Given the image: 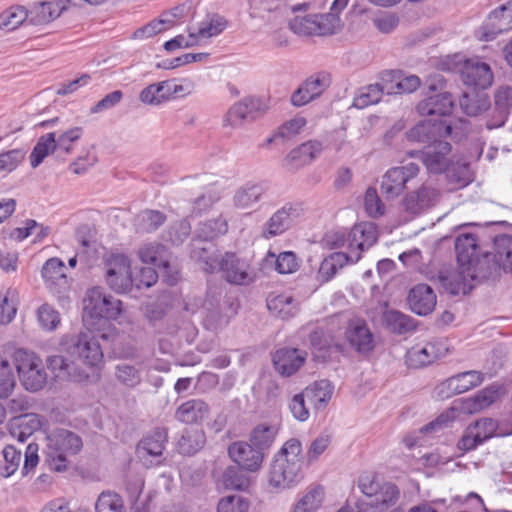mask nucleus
I'll return each instance as SVG.
<instances>
[{
	"instance_id": "1",
	"label": "nucleus",
	"mask_w": 512,
	"mask_h": 512,
	"mask_svg": "<svg viewBox=\"0 0 512 512\" xmlns=\"http://www.w3.org/2000/svg\"><path fill=\"white\" fill-rule=\"evenodd\" d=\"M455 250L461 271L446 286L453 295L465 294L467 293V285L463 281L465 274L472 280L485 279L492 274V265H489L487 270L481 271L483 264L489 261L490 255L486 254L482 261L476 259L478 240L477 236L473 233L458 235L455 240Z\"/></svg>"
},
{
	"instance_id": "2",
	"label": "nucleus",
	"mask_w": 512,
	"mask_h": 512,
	"mask_svg": "<svg viewBox=\"0 0 512 512\" xmlns=\"http://www.w3.org/2000/svg\"><path fill=\"white\" fill-rule=\"evenodd\" d=\"M302 443L296 438L287 440L274 455L268 483L275 491L297 485L302 479Z\"/></svg>"
},
{
	"instance_id": "3",
	"label": "nucleus",
	"mask_w": 512,
	"mask_h": 512,
	"mask_svg": "<svg viewBox=\"0 0 512 512\" xmlns=\"http://www.w3.org/2000/svg\"><path fill=\"white\" fill-rule=\"evenodd\" d=\"M46 463L51 470L62 472L70 464V457L78 454L83 442L81 437L68 429L58 428L47 435Z\"/></svg>"
},
{
	"instance_id": "4",
	"label": "nucleus",
	"mask_w": 512,
	"mask_h": 512,
	"mask_svg": "<svg viewBox=\"0 0 512 512\" xmlns=\"http://www.w3.org/2000/svg\"><path fill=\"white\" fill-rule=\"evenodd\" d=\"M468 132L467 121L459 119L454 124L446 119L433 121H421L406 132L410 142H418L426 145L440 141L442 138L451 136L457 138Z\"/></svg>"
},
{
	"instance_id": "5",
	"label": "nucleus",
	"mask_w": 512,
	"mask_h": 512,
	"mask_svg": "<svg viewBox=\"0 0 512 512\" xmlns=\"http://www.w3.org/2000/svg\"><path fill=\"white\" fill-rule=\"evenodd\" d=\"M63 350L91 369H99L103 363V351L92 332H81L76 336H64L60 342Z\"/></svg>"
},
{
	"instance_id": "6",
	"label": "nucleus",
	"mask_w": 512,
	"mask_h": 512,
	"mask_svg": "<svg viewBox=\"0 0 512 512\" xmlns=\"http://www.w3.org/2000/svg\"><path fill=\"white\" fill-rule=\"evenodd\" d=\"M361 492L368 498L369 505L376 512L396 508L400 497L399 488L390 482H379L374 477H364L359 482Z\"/></svg>"
},
{
	"instance_id": "7",
	"label": "nucleus",
	"mask_w": 512,
	"mask_h": 512,
	"mask_svg": "<svg viewBox=\"0 0 512 512\" xmlns=\"http://www.w3.org/2000/svg\"><path fill=\"white\" fill-rule=\"evenodd\" d=\"M84 313L90 318L116 320L122 313V302L104 292L101 287H93L83 300Z\"/></svg>"
},
{
	"instance_id": "8",
	"label": "nucleus",
	"mask_w": 512,
	"mask_h": 512,
	"mask_svg": "<svg viewBox=\"0 0 512 512\" xmlns=\"http://www.w3.org/2000/svg\"><path fill=\"white\" fill-rule=\"evenodd\" d=\"M216 272H220L222 278L233 285H250L256 279L255 270L249 261L234 252L220 255Z\"/></svg>"
},
{
	"instance_id": "9",
	"label": "nucleus",
	"mask_w": 512,
	"mask_h": 512,
	"mask_svg": "<svg viewBox=\"0 0 512 512\" xmlns=\"http://www.w3.org/2000/svg\"><path fill=\"white\" fill-rule=\"evenodd\" d=\"M131 261L123 254H111L105 260V280L116 293H127L133 287Z\"/></svg>"
},
{
	"instance_id": "10",
	"label": "nucleus",
	"mask_w": 512,
	"mask_h": 512,
	"mask_svg": "<svg viewBox=\"0 0 512 512\" xmlns=\"http://www.w3.org/2000/svg\"><path fill=\"white\" fill-rule=\"evenodd\" d=\"M408 154L411 157L417 155L427 172L436 175L443 174L454 158L451 144L443 139L426 145L421 151L409 152Z\"/></svg>"
},
{
	"instance_id": "11",
	"label": "nucleus",
	"mask_w": 512,
	"mask_h": 512,
	"mask_svg": "<svg viewBox=\"0 0 512 512\" xmlns=\"http://www.w3.org/2000/svg\"><path fill=\"white\" fill-rule=\"evenodd\" d=\"M303 215V208L298 203H286L276 210L270 218L262 225L260 236L270 240L280 236L289 230L295 220Z\"/></svg>"
},
{
	"instance_id": "12",
	"label": "nucleus",
	"mask_w": 512,
	"mask_h": 512,
	"mask_svg": "<svg viewBox=\"0 0 512 512\" xmlns=\"http://www.w3.org/2000/svg\"><path fill=\"white\" fill-rule=\"evenodd\" d=\"M419 172V165L413 162L390 168L382 177V194L387 199L398 197L406 189L407 183L417 177Z\"/></svg>"
},
{
	"instance_id": "13",
	"label": "nucleus",
	"mask_w": 512,
	"mask_h": 512,
	"mask_svg": "<svg viewBox=\"0 0 512 512\" xmlns=\"http://www.w3.org/2000/svg\"><path fill=\"white\" fill-rule=\"evenodd\" d=\"M66 270L64 262L57 257L48 259L41 269V276L46 288L58 298L63 297L70 289Z\"/></svg>"
},
{
	"instance_id": "14",
	"label": "nucleus",
	"mask_w": 512,
	"mask_h": 512,
	"mask_svg": "<svg viewBox=\"0 0 512 512\" xmlns=\"http://www.w3.org/2000/svg\"><path fill=\"white\" fill-rule=\"evenodd\" d=\"M228 455L243 470L257 472L260 470L265 455L255 448L250 441H236L229 445Z\"/></svg>"
},
{
	"instance_id": "15",
	"label": "nucleus",
	"mask_w": 512,
	"mask_h": 512,
	"mask_svg": "<svg viewBox=\"0 0 512 512\" xmlns=\"http://www.w3.org/2000/svg\"><path fill=\"white\" fill-rule=\"evenodd\" d=\"M512 29V1L493 10L481 26V40L490 41Z\"/></svg>"
},
{
	"instance_id": "16",
	"label": "nucleus",
	"mask_w": 512,
	"mask_h": 512,
	"mask_svg": "<svg viewBox=\"0 0 512 512\" xmlns=\"http://www.w3.org/2000/svg\"><path fill=\"white\" fill-rule=\"evenodd\" d=\"M496 422L491 418H482L469 425L459 441V448L465 451L475 449L491 438L496 430Z\"/></svg>"
},
{
	"instance_id": "17",
	"label": "nucleus",
	"mask_w": 512,
	"mask_h": 512,
	"mask_svg": "<svg viewBox=\"0 0 512 512\" xmlns=\"http://www.w3.org/2000/svg\"><path fill=\"white\" fill-rule=\"evenodd\" d=\"M138 254L142 262L150 263L155 267L163 269L164 273L167 274V281L170 285H174L178 281L177 271L169 273L171 269L169 253L164 245L159 243L145 244L139 249Z\"/></svg>"
},
{
	"instance_id": "18",
	"label": "nucleus",
	"mask_w": 512,
	"mask_h": 512,
	"mask_svg": "<svg viewBox=\"0 0 512 512\" xmlns=\"http://www.w3.org/2000/svg\"><path fill=\"white\" fill-rule=\"evenodd\" d=\"M440 198L441 192L439 189L424 184L418 190L408 193L403 199V205L406 211L418 214L422 210L436 205Z\"/></svg>"
},
{
	"instance_id": "19",
	"label": "nucleus",
	"mask_w": 512,
	"mask_h": 512,
	"mask_svg": "<svg viewBox=\"0 0 512 512\" xmlns=\"http://www.w3.org/2000/svg\"><path fill=\"white\" fill-rule=\"evenodd\" d=\"M462 81L468 86L478 89H486L493 82V74L490 66L478 60H468L465 62L462 72Z\"/></svg>"
},
{
	"instance_id": "20",
	"label": "nucleus",
	"mask_w": 512,
	"mask_h": 512,
	"mask_svg": "<svg viewBox=\"0 0 512 512\" xmlns=\"http://www.w3.org/2000/svg\"><path fill=\"white\" fill-rule=\"evenodd\" d=\"M345 337L351 347L360 353L373 349L374 340L367 323L362 319L350 320L345 331Z\"/></svg>"
},
{
	"instance_id": "21",
	"label": "nucleus",
	"mask_w": 512,
	"mask_h": 512,
	"mask_svg": "<svg viewBox=\"0 0 512 512\" xmlns=\"http://www.w3.org/2000/svg\"><path fill=\"white\" fill-rule=\"evenodd\" d=\"M307 353L297 348H282L275 352V369L284 376H291L303 366Z\"/></svg>"
},
{
	"instance_id": "22",
	"label": "nucleus",
	"mask_w": 512,
	"mask_h": 512,
	"mask_svg": "<svg viewBox=\"0 0 512 512\" xmlns=\"http://www.w3.org/2000/svg\"><path fill=\"white\" fill-rule=\"evenodd\" d=\"M227 27V20L218 14H207L200 22L189 26L188 32L198 44L202 40H206L221 34Z\"/></svg>"
},
{
	"instance_id": "23",
	"label": "nucleus",
	"mask_w": 512,
	"mask_h": 512,
	"mask_svg": "<svg viewBox=\"0 0 512 512\" xmlns=\"http://www.w3.org/2000/svg\"><path fill=\"white\" fill-rule=\"evenodd\" d=\"M408 302L414 313L427 315L435 308L436 295L430 286L418 284L410 290Z\"/></svg>"
},
{
	"instance_id": "24",
	"label": "nucleus",
	"mask_w": 512,
	"mask_h": 512,
	"mask_svg": "<svg viewBox=\"0 0 512 512\" xmlns=\"http://www.w3.org/2000/svg\"><path fill=\"white\" fill-rule=\"evenodd\" d=\"M454 107L452 95L448 92L438 93L419 102L417 110L422 116H448Z\"/></svg>"
},
{
	"instance_id": "25",
	"label": "nucleus",
	"mask_w": 512,
	"mask_h": 512,
	"mask_svg": "<svg viewBox=\"0 0 512 512\" xmlns=\"http://www.w3.org/2000/svg\"><path fill=\"white\" fill-rule=\"evenodd\" d=\"M183 7H175L170 12L164 13L159 19L152 20L145 26L134 32V37L138 39L150 38L160 32H163L174 26L182 14Z\"/></svg>"
},
{
	"instance_id": "26",
	"label": "nucleus",
	"mask_w": 512,
	"mask_h": 512,
	"mask_svg": "<svg viewBox=\"0 0 512 512\" xmlns=\"http://www.w3.org/2000/svg\"><path fill=\"white\" fill-rule=\"evenodd\" d=\"M269 312L282 320L295 317L299 312V303L288 294L270 295L267 298Z\"/></svg>"
},
{
	"instance_id": "27",
	"label": "nucleus",
	"mask_w": 512,
	"mask_h": 512,
	"mask_svg": "<svg viewBox=\"0 0 512 512\" xmlns=\"http://www.w3.org/2000/svg\"><path fill=\"white\" fill-rule=\"evenodd\" d=\"M266 192L262 183L247 182L239 187L233 195V205L237 209H249L259 202Z\"/></svg>"
},
{
	"instance_id": "28",
	"label": "nucleus",
	"mask_w": 512,
	"mask_h": 512,
	"mask_svg": "<svg viewBox=\"0 0 512 512\" xmlns=\"http://www.w3.org/2000/svg\"><path fill=\"white\" fill-rule=\"evenodd\" d=\"M386 88V78L382 75L380 83L369 84L356 90L352 106L357 109H364L377 104L383 94L386 93Z\"/></svg>"
},
{
	"instance_id": "29",
	"label": "nucleus",
	"mask_w": 512,
	"mask_h": 512,
	"mask_svg": "<svg viewBox=\"0 0 512 512\" xmlns=\"http://www.w3.org/2000/svg\"><path fill=\"white\" fill-rule=\"evenodd\" d=\"M209 413L208 405L201 399H190L182 403L175 412V418L187 424L204 420Z\"/></svg>"
},
{
	"instance_id": "30",
	"label": "nucleus",
	"mask_w": 512,
	"mask_h": 512,
	"mask_svg": "<svg viewBox=\"0 0 512 512\" xmlns=\"http://www.w3.org/2000/svg\"><path fill=\"white\" fill-rule=\"evenodd\" d=\"M278 433V424L260 423L252 429L249 441L255 448L265 454L273 446Z\"/></svg>"
},
{
	"instance_id": "31",
	"label": "nucleus",
	"mask_w": 512,
	"mask_h": 512,
	"mask_svg": "<svg viewBox=\"0 0 512 512\" xmlns=\"http://www.w3.org/2000/svg\"><path fill=\"white\" fill-rule=\"evenodd\" d=\"M441 356V352L434 343L415 345L406 353V363L411 368H421L431 364Z\"/></svg>"
},
{
	"instance_id": "32",
	"label": "nucleus",
	"mask_w": 512,
	"mask_h": 512,
	"mask_svg": "<svg viewBox=\"0 0 512 512\" xmlns=\"http://www.w3.org/2000/svg\"><path fill=\"white\" fill-rule=\"evenodd\" d=\"M386 78V94L412 93L420 86V79L415 75L400 78L394 71L384 72Z\"/></svg>"
},
{
	"instance_id": "33",
	"label": "nucleus",
	"mask_w": 512,
	"mask_h": 512,
	"mask_svg": "<svg viewBox=\"0 0 512 512\" xmlns=\"http://www.w3.org/2000/svg\"><path fill=\"white\" fill-rule=\"evenodd\" d=\"M353 250L363 252L377 241V230L373 223L364 222L356 224L351 229Z\"/></svg>"
},
{
	"instance_id": "34",
	"label": "nucleus",
	"mask_w": 512,
	"mask_h": 512,
	"mask_svg": "<svg viewBox=\"0 0 512 512\" xmlns=\"http://www.w3.org/2000/svg\"><path fill=\"white\" fill-rule=\"evenodd\" d=\"M333 386L328 380H319L306 387L304 395L315 409H324L333 394Z\"/></svg>"
},
{
	"instance_id": "35",
	"label": "nucleus",
	"mask_w": 512,
	"mask_h": 512,
	"mask_svg": "<svg viewBox=\"0 0 512 512\" xmlns=\"http://www.w3.org/2000/svg\"><path fill=\"white\" fill-rule=\"evenodd\" d=\"M322 144L318 141H308L293 149L287 156L286 161L293 168H298L311 162L321 152Z\"/></svg>"
},
{
	"instance_id": "36",
	"label": "nucleus",
	"mask_w": 512,
	"mask_h": 512,
	"mask_svg": "<svg viewBox=\"0 0 512 512\" xmlns=\"http://www.w3.org/2000/svg\"><path fill=\"white\" fill-rule=\"evenodd\" d=\"M205 442L206 436L202 429H185L178 441V449L181 454L193 455L204 447Z\"/></svg>"
},
{
	"instance_id": "37",
	"label": "nucleus",
	"mask_w": 512,
	"mask_h": 512,
	"mask_svg": "<svg viewBox=\"0 0 512 512\" xmlns=\"http://www.w3.org/2000/svg\"><path fill=\"white\" fill-rule=\"evenodd\" d=\"M484 380L481 372L471 370L459 373L448 379V387L456 394L465 393L479 386Z\"/></svg>"
},
{
	"instance_id": "38",
	"label": "nucleus",
	"mask_w": 512,
	"mask_h": 512,
	"mask_svg": "<svg viewBox=\"0 0 512 512\" xmlns=\"http://www.w3.org/2000/svg\"><path fill=\"white\" fill-rule=\"evenodd\" d=\"M166 221V215L158 210L146 209L138 213L134 219L137 232L151 233Z\"/></svg>"
},
{
	"instance_id": "39",
	"label": "nucleus",
	"mask_w": 512,
	"mask_h": 512,
	"mask_svg": "<svg viewBox=\"0 0 512 512\" xmlns=\"http://www.w3.org/2000/svg\"><path fill=\"white\" fill-rule=\"evenodd\" d=\"M55 151H57L56 133L50 132L41 136L30 154L31 166L38 167L50 153Z\"/></svg>"
},
{
	"instance_id": "40",
	"label": "nucleus",
	"mask_w": 512,
	"mask_h": 512,
	"mask_svg": "<svg viewBox=\"0 0 512 512\" xmlns=\"http://www.w3.org/2000/svg\"><path fill=\"white\" fill-rule=\"evenodd\" d=\"M168 80L153 83L145 87L139 94V99L147 105H159L170 100Z\"/></svg>"
},
{
	"instance_id": "41",
	"label": "nucleus",
	"mask_w": 512,
	"mask_h": 512,
	"mask_svg": "<svg viewBox=\"0 0 512 512\" xmlns=\"http://www.w3.org/2000/svg\"><path fill=\"white\" fill-rule=\"evenodd\" d=\"M228 231L227 220L222 216L199 224L197 236L204 241H212Z\"/></svg>"
},
{
	"instance_id": "42",
	"label": "nucleus",
	"mask_w": 512,
	"mask_h": 512,
	"mask_svg": "<svg viewBox=\"0 0 512 512\" xmlns=\"http://www.w3.org/2000/svg\"><path fill=\"white\" fill-rule=\"evenodd\" d=\"M222 483L226 489L245 491L250 486V479L238 465L228 466L222 474Z\"/></svg>"
},
{
	"instance_id": "43",
	"label": "nucleus",
	"mask_w": 512,
	"mask_h": 512,
	"mask_svg": "<svg viewBox=\"0 0 512 512\" xmlns=\"http://www.w3.org/2000/svg\"><path fill=\"white\" fill-rule=\"evenodd\" d=\"M386 326L394 333L405 334L415 328L413 319L399 311L389 310L384 313Z\"/></svg>"
},
{
	"instance_id": "44",
	"label": "nucleus",
	"mask_w": 512,
	"mask_h": 512,
	"mask_svg": "<svg viewBox=\"0 0 512 512\" xmlns=\"http://www.w3.org/2000/svg\"><path fill=\"white\" fill-rule=\"evenodd\" d=\"M443 174L446 175L448 182L454 185V188L465 187L471 182L469 165L455 161L454 158L449 168Z\"/></svg>"
},
{
	"instance_id": "45",
	"label": "nucleus",
	"mask_w": 512,
	"mask_h": 512,
	"mask_svg": "<svg viewBox=\"0 0 512 512\" xmlns=\"http://www.w3.org/2000/svg\"><path fill=\"white\" fill-rule=\"evenodd\" d=\"M167 441L165 428H156L150 435L140 442V448L150 456H160Z\"/></svg>"
},
{
	"instance_id": "46",
	"label": "nucleus",
	"mask_w": 512,
	"mask_h": 512,
	"mask_svg": "<svg viewBox=\"0 0 512 512\" xmlns=\"http://www.w3.org/2000/svg\"><path fill=\"white\" fill-rule=\"evenodd\" d=\"M13 358L20 380L27 374V372L35 367H39L42 363L41 358L34 352L23 348L16 349L13 354Z\"/></svg>"
},
{
	"instance_id": "47",
	"label": "nucleus",
	"mask_w": 512,
	"mask_h": 512,
	"mask_svg": "<svg viewBox=\"0 0 512 512\" xmlns=\"http://www.w3.org/2000/svg\"><path fill=\"white\" fill-rule=\"evenodd\" d=\"M211 307L206 304L205 315L203 317V325L207 330L217 332L226 327L230 322V317L222 311L217 305Z\"/></svg>"
},
{
	"instance_id": "48",
	"label": "nucleus",
	"mask_w": 512,
	"mask_h": 512,
	"mask_svg": "<svg viewBox=\"0 0 512 512\" xmlns=\"http://www.w3.org/2000/svg\"><path fill=\"white\" fill-rule=\"evenodd\" d=\"M211 247L198 246L193 244L191 250V258L203 265V270L208 273H214L217 270L218 260L220 255H215Z\"/></svg>"
},
{
	"instance_id": "49",
	"label": "nucleus",
	"mask_w": 512,
	"mask_h": 512,
	"mask_svg": "<svg viewBox=\"0 0 512 512\" xmlns=\"http://www.w3.org/2000/svg\"><path fill=\"white\" fill-rule=\"evenodd\" d=\"M96 512H126L122 497L112 491H103L95 503Z\"/></svg>"
},
{
	"instance_id": "50",
	"label": "nucleus",
	"mask_w": 512,
	"mask_h": 512,
	"mask_svg": "<svg viewBox=\"0 0 512 512\" xmlns=\"http://www.w3.org/2000/svg\"><path fill=\"white\" fill-rule=\"evenodd\" d=\"M324 491L321 487L308 490L296 503L292 512H316L323 501Z\"/></svg>"
},
{
	"instance_id": "51",
	"label": "nucleus",
	"mask_w": 512,
	"mask_h": 512,
	"mask_svg": "<svg viewBox=\"0 0 512 512\" xmlns=\"http://www.w3.org/2000/svg\"><path fill=\"white\" fill-rule=\"evenodd\" d=\"M114 376L120 384L128 388H135L141 383L140 369L127 363L117 364Z\"/></svg>"
},
{
	"instance_id": "52",
	"label": "nucleus",
	"mask_w": 512,
	"mask_h": 512,
	"mask_svg": "<svg viewBox=\"0 0 512 512\" xmlns=\"http://www.w3.org/2000/svg\"><path fill=\"white\" fill-rule=\"evenodd\" d=\"M17 292L15 289H7L0 294V323L9 324L16 316Z\"/></svg>"
},
{
	"instance_id": "53",
	"label": "nucleus",
	"mask_w": 512,
	"mask_h": 512,
	"mask_svg": "<svg viewBox=\"0 0 512 512\" xmlns=\"http://www.w3.org/2000/svg\"><path fill=\"white\" fill-rule=\"evenodd\" d=\"M3 463L0 465L1 476L8 478L18 469L22 460V452L13 445H7L3 451Z\"/></svg>"
},
{
	"instance_id": "54",
	"label": "nucleus",
	"mask_w": 512,
	"mask_h": 512,
	"mask_svg": "<svg viewBox=\"0 0 512 512\" xmlns=\"http://www.w3.org/2000/svg\"><path fill=\"white\" fill-rule=\"evenodd\" d=\"M27 16L23 6H12L0 14V29L12 31L18 28Z\"/></svg>"
},
{
	"instance_id": "55",
	"label": "nucleus",
	"mask_w": 512,
	"mask_h": 512,
	"mask_svg": "<svg viewBox=\"0 0 512 512\" xmlns=\"http://www.w3.org/2000/svg\"><path fill=\"white\" fill-rule=\"evenodd\" d=\"M309 343L314 354V358L318 361H325L329 356L332 347L330 341L326 338L322 329H315L309 335Z\"/></svg>"
},
{
	"instance_id": "56",
	"label": "nucleus",
	"mask_w": 512,
	"mask_h": 512,
	"mask_svg": "<svg viewBox=\"0 0 512 512\" xmlns=\"http://www.w3.org/2000/svg\"><path fill=\"white\" fill-rule=\"evenodd\" d=\"M65 9L64 0H47L38 5L36 14L38 21L48 23L59 17Z\"/></svg>"
},
{
	"instance_id": "57",
	"label": "nucleus",
	"mask_w": 512,
	"mask_h": 512,
	"mask_svg": "<svg viewBox=\"0 0 512 512\" xmlns=\"http://www.w3.org/2000/svg\"><path fill=\"white\" fill-rule=\"evenodd\" d=\"M38 322L42 329L54 331L60 324V314L49 304H43L37 311Z\"/></svg>"
},
{
	"instance_id": "58",
	"label": "nucleus",
	"mask_w": 512,
	"mask_h": 512,
	"mask_svg": "<svg viewBox=\"0 0 512 512\" xmlns=\"http://www.w3.org/2000/svg\"><path fill=\"white\" fill-rule=\"evenodd\" d=\"M47 374L43 367V363L39 367H35L20 380L23 387L27 391L36 392L43 388L46 383Z\"/></svg>"
},
{
	"instance_id": "59",
	"label": "nucleus",
	"mask_w": 512,
	"mask_h": 512,
	"mask_svg": "<svg viewBox=\"0 0 512 512\" xmlns=\"http://www.w3.org/2000/svg\"><path fill=\"white\" fill-rule=\"evenodd\" d=\"M317 24L319 35H332L335 34L341 27L340 16L335 12L326 14L314 15Z\"/></svg>"
},
{
	"instance_id": "60",
	"label": "nucleus",
	"mask_w": 512,
	"mask_h": 512,
	"mask_svg": "<svg viewBox=\"0 0 512 512\" xmlns=\"http://www.w3.org/2000/svg\"><path fill=\"white\" fill-rule=\"evenodd\" d=\"M250 502L240 495H229L218 502L217 512H248Z\"/></svg>"
},
{
	"instance_id": "61",
	"label": "nucleus",
	"mask_w": 512,
	"mask_h": 512,
	"mask_svg": "<svg viewBox=\"0 0 512 512\" xmlns=\"http://www.w3.org/2000/svg\"><path fill=\"white\" fill-rule=\"evenodd\" d=\"M290 29L301 36L319 35L314 15L295 17L290 21Z\"/></svg>"
},
{
	"instance_id": "62",
	"label": "nucleus",
	"mask_w": 512,
	"mask_h": 512,
	"mask_svg": "<svg viewBox=\"0 0 512 512\" xmlns=\"http://www.w3.org/2000/svg\"><path fill=\"white\" fill-rule=\"evenodd\" d=\"M331 84L330 75L327 73H316L308 77L302 85L307 88L315 99L318 98Z\"/></svg>"
},
{
	"instance_id": "63",
	"label": "nucleus",
	"mask_w": 512,
	"mask_h": 512,
	"mask_svg": "<svg viewBox=\"0 0 512 512\" xmlns=\"http://www.w3.org/2000/svg\"><path fill=\"white\" fill-rule=\"evenodd\" d=\"M83 129L81 127L71 128L60 135H56V148L57 151L66 154L71 153L74 144L82 137Z\"/></svg>"
},
{
	"instance_id": "64",
	"label": "nucleus",
	"mask_w": 512,
	"mask_h": 512,
	"mask_svg": "<svg viewBox=\"0 0 512 512\" xmlns=\"http://www.w3.org/2000/svg\"><path fill=\"white\" fill-rule=\"evenodd\" d=\"M39 426L40 422L36 417L26 415L20 419L18 427L12 429L11 435L19 442L24 443L32 435L33 430L38 429Z\"/></svg>"
}]
</instances>
